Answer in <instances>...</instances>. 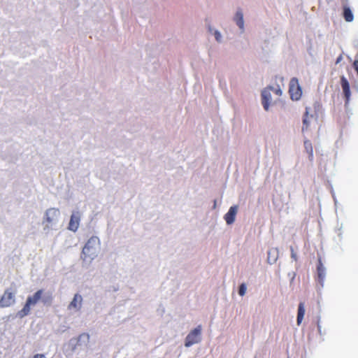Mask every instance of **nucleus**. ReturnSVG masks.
<instances>
[{"label":"nucleus","instance_id":"obj_14","mask_svg":"<svg viewBox=\"0 0 358 358\" xmlns=\"http://www.w3.org/2000/svg\"><path fill=\"white\" fill-rule=\"evenodd\" d=\"M305 314V305L303 302H301L299 304L298 307V313H297V319L296 322L298 325H300Z\"/></svg>","mask_w":358,"mask_h":358},{"label":"nucleus","instance_id":"obj_15","mask_svg":"<svg viewBox=\"0 0 358 358\" xmlns=\"http://www.w3.org/2000/svg\"><path fill=\"white\" fill-rule=\"evenodd\" d=\"M343 17L346 22H350L354 19L353 13L351 10V9L348 7L347 6H343Z\"/></svg>","mask_w":358,"mask_h":358},{"label":"nucleus","instance_id":"obj_23","mask_svg":"<svg viewBox=\"0 0 358 358\" xmlns=\"http://www.w3.org/2000/svg\"><path fill=\"white\" fill-rule=\"evenodd\" d=\"M342 59H343V55L341 54V55H340L337 57V59H336V64H339V63L342 61Z\"/></svg>","mask_w":358,"mask_h":358},{"label":"nucleus","instance_id":"obj_24","mask_svg":"<svg viewBox=\"0 0 358 358\" xmlns=\"http://www.w3.org/2000/svg\"><path fill=\"white\" fill-rule=\"evenodd\" d=\"M33 358H46L43 354H36L34 355Z\"/></svg>","mask_w":358,"mask_h":358},{"label":"nucleus","instance_id":"obj_1","mask_svg":"<svg viewBox=\"0 0 358 358\" xmlns=\"http://www.w3.org/2000/svg\"><path fill=\"white\" fill-rule=\"evenodd\" d=\"M43 293V290L39 289L36 292L33 296H28L24 307L17 312V316L20 318H22L29 315L31 307L35 306L41 299Z\"/></svg>","mask_w":358,"mask_h":358},{"label":"nucleus","instance_id":"obj_19","mask_svg":"<svg viewBox=\"0 0 358 358\" xmlns=\"http://www.w3.org/2000/svg\"><path fill=\"white\" fill-rule=\"evenodd\" d=\"M271 92H274L277 96H280L282 94V91L279 87L277 88L273 87V90H271Z\"/></svg>","mask_w":358,"mask_h":358},{"label":"nucleus","instance_id":"obj_20","mask_svg":"<svg viewBox=\"0 0 358 358\" xmlns=\"http://www.w3.org/2000/svg\"><path fill=\"white\" fill-rule=\"evenodd\" d=\"M290 250H291V257H292V258L294 261H297V256H296V254L295 253V252H294V248H293L292 247H291Z\"/></svg>","mask_w":358,"mask_h":358},{"label":"nucleus","instance_id":"obj_16","mask_svg":"<svg viewBox=\"0 0 358 358\" xmlns=\"http://www.w3.org/2000/svg\"><path fill=\"white\" fill-rule=\"evenodd\" d=\"M304 147H305V149H306L307 153L308 154V158H309L310 161H313V145H312V143H310V141L308 140H306L304 141Z\"/></svg>","mask_w":358,"mask_h":358},{"label":"nucleus","instance_id":"obj_8","mask_svg":"<svg viewBox=\"0 0 358 358\" xmlns=\"http://www.w3.org/2000/svg\"><path fill=\"white\" fill-rule=\"evenodd\" d=\"M271 90H273V87H266L262 92V105L266 110H268L270 101L271 99Z\"/></svg>","mask_w":358,"mask_h":358},{"label":"nucleus","instance_id":"obj_2","mask_svg":"<svg viewBox=\"0 0 358 358\" xmlns=\"http://www.w3.org/2000/svg\"><path fill=\"white\" fill-rule=\"evenodd\" d=\"M100 241L98 237H91L84 248H83L82 253L84 255L83 259L85 260L87 257L93 258L96 255L98 248H99Z\"/></svg>","mask_w":358,"mask_h":358},{"label":"nucleus","instance_id":"obj_21","mask_svg":"<svg viewBox=\"0 0 358 358\" xmlns=\"http://www.w3.org/2000/svg\"><path fill=\"white\" fill-rule=\"evenodd\" d=\"M52 296H50L49 297L44 299L43 300V302L44 304L50 303L51 301H52Z\"/></svg>","mask_w":358,"mask_h":358},{"label":"nucleus","instance_id":"obj_5","mask_svg":"<svg viewBox=\"0 0 358 358\" xmlns=\"http://www.w3.org/2000/svg\"><path fill=\"white\" fill-rule=\"evenodd\" d=\"M201 327L200 325L191 331L185 338V346L190 347L191 345L199 343L201 341Z\"/></svg>","mask_w":358,"mask_h":358},{"label":"nucleus","instance_id":"obj_17","mask_svg":"<svg viewBox=\"0 0 358 358\" xmlns=\"http://www.w3.org/2000/svg\"><path fill=\"white\" fill-rule=\"evenodd\" d=\"M308 112L306 110L304 114L303 119V127H302L303 131H304L305 130H307L308 128Z\"/></svg>","mask_w":358,"mask_h":358},{"label":"nucleus","instance_id":"obj_3","mask_svg":"<svg viewBox=\"0 0 358 358\" xmlns=\"http://www.w3.org/2000/svg\"><path fill=\"white\" fill-rule=\"evenodd\" d=\"M59 215L60 213L57 208H52L47 210L43 220L45 228H52V227L57 222Z\"/></svg>","mask_w":358,"mask_h":358},{"label":"nucleus","instance_id":"obj_11","mask_svg":"<svg viewBox=\"0 0 358 358\" xmlns=\"http://www.w3.org/2000/svg\"><path fill=\"white\" fill-rule=\"evenodd\" d=\"M82 301H83L82 296L80 294H76L74 295V297H73L72 301L69 303L68 308L69 310L75 309L76 310H78L81 308Z\"/></svg>","mask_w":358,"mask_h":358},{"label":"nucleus","instance_id":"obj_18","mask_svg":"<svg viewBox=\"0 0 358 358\" xmlns=\"http://www.w3.org/2000/svg\"><path fill=\"white\" fill-rule=\"evenodd\" d=\"M246 289H247L246 285L245 283H242L239 286V289H238L239 295L241 296H244L246 292Z\"/></svg>","mask_w":358,"mask_h":358},{"label":"nucleus","instance_id":"obj_4","mask_svg":"<svg viewBox=\"0 0 358 358\" xmlns=\"http://www.w3.org/2000/svg\"><path fill=\"white\" fill-rule=\"evenodd\" d=\"M289 92L292 100L300 99L302 95V90L296 78H292L289 82Z\"/></svg>","mask_w":358,"mask_h":358},{"label":"nucleus","instance_id":"obj_22","mask_svg":"<svg viewBox=\"0 0 358 358\" xmlns=\"http://www.w3.org/2000/svg\"><path fill=\"white\" fill-rule=\"evenodd\" d=\"M215 38L217 41H220V38H221V35L220 34V32H218L217 31H216L215 32Z\"/></svg>","mask_w":358,"mask_h":358},{"label":"nucleus","instance_id":"obj_7","mask_svg":"<svg viewBox=\"0 0 358 358\" xmlns=\"http://www.w3.org/2000/svg\"><path fill=\"white\" fill-rule=\"evenodd\" d=\"M341 85L345 99V104H347L350 101L351 92L349 82L343 76L341 77Z\"/></svg>","mask_w":358,"mask_h":358},{"label":"nucleus","instance_id":"obj_25","mask_svg":"<svg viewBox=\"0 0 358 358\" xmlns=\"http://www.w3.org/2000/svg\"><path fill=\"white\" fill-rule=\"evenodd\" d=\"M317 327H318L319 331H320V326L319 325V324H317Z\"/></svg>","mask_w":358,"mask_h":358},{"label":"nucleus","instance_id":"obj_10","mask_svg":"<svg viewBox=\"0 0 358 358\" xmlns=\"http://www.w3.org/2000/svg\"><path fill=\"white\" fill-rule=\"evenodd\" d=\"M80 223L79 213H73L71 216L70 222L69 224V229L73 231H76Z\"/></svg>","mask_w":358,"mask_h":358},{"label":"nucleus","instance_id":"obj_13","mask_svg":"<svg viewBox=\"0 0 358 358\" xmlns=\"http://www.w3.org/2000/svg\"><path fill=\"white\" fill-rule=\"evenodd\" d=\"M234 20L236 23V24L238 26V27L241 29H243L244 28V21H243V14L241 9L238 10L235 17Z\"/></svg>","mask_w":358,"mask_h":358},{"label":"nucleus","instance_id":"obj_9","mask_svg":"<svg viewBox=\"0 0 358 358\" xmlns=\"http://www.w3.org/2000/svg\"><path fill=\"white\" fill-rule=\"evenodd\" d=\"M237 212V206H233L230 207L229 211L224 215V220L227 224H231L234 222Z\"/></svg>","mask_w":358,"mask_h":358},{"label":"nucleus","instance_id":"obj_12","mask_svg":"<svg viewBox=\"0 0 358 358\" xmlns=\"http://www.w3.org/2000/svg\"><path fill=\"white\" fill-rule=\"evenodd\" d=\"M317 280L319 283L323 286L324 278H325V268L323 266V264L321 259H319L318 264L317 266Z\"/></svg>","mask_w":358,"mask_h":358},{"label":"nucleus","instance_id":"obj_6","mask_svg":"<svg viewBox=\"0 0 358 358\" xmlns=\"http://www.w3.org/2000/svg\"><path fill=\"white\" fill-rule=\"evenodd\" d=\"M15 302L13 293L6 290L0 299V307L6 308L11 306Z\"/></svg>","mask_w":358,"mask_h":358}]
</instances>
